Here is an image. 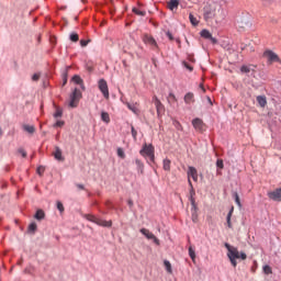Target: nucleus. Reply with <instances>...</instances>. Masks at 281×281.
I'll return each mask as SVG.
<instances>
[{
  "label": "nucleus",
  "instance_id": "obj_1",
  "mask_svg": "<svg viewBox=\"0 0 281 281\" xmlns=\"http://www.w3.org/2000/svg\"><path fill=\"white\" fill-rule=\"evenodd\" d=\"M225 248L227 249V257L228 260H231V265H233V267H237L238 262L236 260H247V254L245 252H240L238 251V248L229 245V244H225Z\"/></svg>",
  "mask_w": 281,
  "mask_h": 281
},
{
  "label": "nucleus",
  "instance_id": "obj_2",
  "mask_svg": "<svg viewBox=\"0 0 281 281\" xmlns=\"http://www.w3.org/2000/svg\"><path fill=\"white\" fill-rule=\"evenodd\" d=\"M139 154L142 157H145V159L148 158L151 164H155V146H153V144H145Z\"/></svg>",
  "mask_w": 281,
  "mask_h": 281
},
{
  "label": "nucleus",
  "instance_id": "obj_3",
  "mask_svg": "<svg viewBox=\"0 0 281 281\" xmlns=\"http://www.w3.org/2000/svg\"><path fill=\"white\" fill-rule=\"evenodd\" d=\"M218 8V5L216 4H206L204 8H203V16H204V20L206 21H210L212 19H214V15L216 13V9Z\"/></svg>",
  "mask_w": 281,
  "mask_h": 281
},
{
  "label": "nucleus",
  "instance_id": "obj_4",
  "mask_svg": "<svg viewBox=\"0 0 281 281\" xmlns=\"http://www.w3.org/2000/svg\"><path fill=\"white\" fill-rule=\"evenodd\" d=\"M81 93L80 90L75 89L72 94L70 95L69 106L70 109H76L78 106V102H80Z\"/></svg>",
  "mask_w": 281,
  "mask_h": 281
},
{
  "label": "nucleus",
  "instance_id": "obj_5",
  "mask_svg": "<svg viewBox=\"0 0 281 281\" xmlns=\"http://www.w3.org/2000/svg\"><path fill=\"white\" fill-rule=\"evenodd\" d=\"M215 19V23H222V21H225V10L217 5V9H215V15L213 16Z\"/></svg>",
  "mask_w": 281,
  "mask_h": 281
},
{
  "label": "nucleus",
  "instance_id": "obj_6",
  "mask_svg": "<svg viewBox=\"0 0 281 281\" xmlns=\"http://www.w3.org/2000/svg\"><path fill=\"white\" fill-rule=\"evenodd\" d=\"M99 89L101 93H103V97L109 100V85L106 83V80L100 79L99 80Z\"/></svg>",
  "mask_w": 281,
  "mask_h": 281
},
{
  "label": "nucleus",
  "instance_id": "obj_7",
  "mask_svg": "<svg viewBox=\"0 0 281 281\" xmlns=\"http://www.w3.org/2000/svg\"><path fill=\"white\" fill-rule=\"evenodd\" d=\"M263 56L269 60V63H280V57L272 50H266Z\"/></svg>",
  "mask_w": 281,
  "mask_h": 281
},
{
  "label": "nucleus",
  "instance_id": "obj_8",
  "mask_svg": "<svg viewBox=\"0 0 281 281\" xmlns=\"http://www.w3.org/2000/svg\"><path fill=\"white\" fill-rule=\"evenodd\" d=\"M140 234L145 236L148 240H154L156 245H159V239L155 236V234L150 233L148 228H142Z\"/></svg>",
  "mask_w": 281,
  "mask_h": 281
},
{
  "label": "nucleus",
  "instance_id": "obj_9",
  "mask_svg": "<svg viewBox=\"0 0 281 281\" xmlns=\"http://www.w3.org/2000/svg\"><path fill=\"white\" fill-rule=\"evenodd\" d=\"M143 42L145 43V45H150L153 49H157V41L154 40L153 36L145 34L143 36Z\"/></svg>",
  "mask_w": 281,
  "mask_h": 281
},
{
  "label": "nucleus",
  "instance_id": "obj_10",
  "mask_svg": "<svg viewBox=\"0 0 281 281\" xmlns=\"http://www.w3.org/2000/svg\"><path fill=\"white\" fill-rule=\"evenodd\" d=\"M192 125L195 128V131H199V133H203V131H205V124L201 119H194L192 121Z\"/></svg>",
  "mask_w": 281,
  "mask_h": 281
},
{
  "label": "nucleus",
  "instance_id": "obj_11",
  "mask_svg": "<svg viewBox=\"0 0 281 281\" xmlns=\"http://www.w3.org/2000/svg\"><path fill=\"white\" fill-rule=\"evenodd\" d=\"M268 196H269V199H271V201L280 202L281 201V188L276 189L274 191L268 192Z\"/></svg>",
  "mask_w": 281,
  "mask_h": 281
},
{
  "label": "nucleus",
  "instance_id": "obj_12",
  "mask_svg": "<svg viewBox=\"0 0 281 281\" xmlns=\"http://www.w3.org/2000/svg\"><path fill=\"white\" fill-rule=\"evenodd\" d=\"M187 175H188V180L191 177V179H193V181H199V171H196V168L189 167Z\"/></svg>",
  "mask_w": 281,
  "mask_h": 281
},
{
  "label": "nucleus",
  "instance_id": "obj_13",
  "mask_svg": "<svg viewBox=\"0 0 281 281\" xmlns=\"http://www.w3.org/2000/svg\"><path fill=\"white\" fill-rule=\"evenodd\" d=\"M53 156L57 161H65V157H63V149H60V147H58V146H55Z\"/></svg>",
  "mask_w": 281,
  "mask_h": 281
},
{
  "label": "nucleus",
  "instance_id": "obj_14",
  "mask_svg": "<svg viewBox=\"0 0 281 281\" xmlns=\"http://www.w3.org/2000/svg\"><path fill=\"white\" fill-rule=\"evenodd\" d=\"M94 223L97 225H100L101 227H111V225H113V222L111 221H104V220H101V218H95Z\"/></svg>",
  "mask_w": 281,
  "mask_h": 281
},
{
  "label": "nucleus",
  "instance_id": "obj_15",
  "mask_svg": "<svg viewBox=\"0 0 281 281\" xmlns=\"http://www.w3.org/2000/svg\"><path fill=\"white\" fill-rule=\"evenodd\" d=\"M167 8H169V10H171V12H175V10L179 9V0H170L167 3Z\"/></svg>",
  "mask_w": 281,
  "mask_h": 281
},
{
  "label": "nucleus",
  "instance_id": "obj_16",
  "mask_svg": "<svg viewBox=\"0 0 281 281\" xmlns=\"http://www.w3.org/2000/svg\"><path fill=\"white\" fill-rule=\"evenodd\" d=\"M156 110H157V115L158 117H161V115H164L166 108H164V103L159 102L155 104Z\"/></svg>",
  "mask_w": 281,
  "mask_h": 281
},
{
  "label": "nucleus",
  "instance_id": "obj_17",
  "mask_svg": "<svg viewBox=\"0 0 281 281\" xmlns=\"http://www.w3.org/2000/svg\"><path fill=\"white\" fill-rule=\"evenodd\" d=\"M257 102L261 109H265L267 106V97L265 95H259L257 97Z\"/></svg>",
  "mask_w": 281,
  "mask_h": 281
},
{
  "label": "nucleus",
  "instance_id": "obj_18",
  "mask_svg": "<svg viewBox=\"0 0 281 281\" xmlns=\"http://www.w3.org/2000/svg\"><path fill=\"white\" fill-rule=\"evenodd\" d=\"M184 102H186V104H192L194 102V93L188 92L184 95Z\"/></svg>",
  "mask_w": 281,
  "mask_h": 281
},
{
  "label": "nucleus",
  "instance_id": "obj_19",
  "mask_svg": "<svg viewBox=\"0 0 281 281\" xmlns=\"http://www.w3.org/2000/svg\"><path fill=\"white\" fill-rule=\"evenodd\" d=\"M135 164L137 166L136 170L138 172V175H144V162H142V160L136 159Z\"/></svg>",
  "mask_w": 281,
  "mask_h": 281
},
{
  "label": "nucleus",
  "instance_id": "obj_20",
  "mask_svg": "<svg viewBox=\"0 0 281 281\" xmlns=\"http://www.w3.org/2000/svg\"><path fill=\"white\" fill-rule=\"evenodd\" d=\"M34 218H36V221H43V218H45V211L44 210H37L35 213Z\"/></svg>",
  "mask_w": 281,
  "mask_h": 281
},
{
  "label": "nucleus",
  "instance_id": "obj_21",
  "mask_svg": "<svg viewBox=\"0 0 281 281\" xmlns=\"http://www.w3.org/2000/svg\"><path fill=\"white\" fill-rule=\"evenodd\" d=\"M127 109H130L132 113H135V115H139V109H137V105L127 103Z\"/></svg>",
  "mask_w": 281,
  "mask_h": 281
},
{
  "label": "nucleus",
  "instance_id": "obj_22",
  "mask_svg": "<svg viewBox=\"0 0 281 281\" xmlns=\"http://www.w3.org/2000/svg\"><path fill=\"white\" fill-rule=\"evenodd\" d=\"M101 120H102V122H105V124H109L111 122V116L109 115L108 112H102Z\"/></svg>",
  "mask_w": 281,
  "mask_h": 281
},
{
  "label": "nucleus",
  "instance_id": "obj_23",
  "mask_svg": "<svg viewBox=\"0 0 281 281\" xmlns=\"http://www.w3.org/2000/svg\"><path fill=\"white\" fill-rule=\"evenodd\" d=\"M170 164H171V161L168 158L164 159V161H162V168L167 172H170Z\"/></svg>",
  "mask_w": 281,
  "mask_h": 281
},
{
  "label": "nucleus",
  "instance_id": "obj_24",
  "mask_svg": "<svg viewBox=\"0 0 281 281\" xmlns=\"http://www.w3.org/2000/svg\"><path fill=\"white\" fill-rule=\"evenodd\" d=\"M23 130L26 131V133H30L32 135L35 133L36 127H34V125H23Z\"/></svg>",
  "mask_w": 281,
  "mask_h": 281
},
{
  "label": "nucleus",
  "instance_id": "obj_25",
  "mask_svg": "<svg viewBox=\"0 0 281 281\" xmlns=\"http://www.w3.org/2000/svg\"><path fill=\"white\" fill-rule=\"evenodd\" d=\"M189 21H190V23H191L194 27H196V25H199V20H196V18H195L194 14H192V13L189 14Z\"/></svg>",
  "mask_w": 281,
  "mask_h": 281
},
{
  "label": "nucleus",
  "instance_id": "obj_26",
  "mask_svg": "<svg viewBox=\"0 0 281 281\" xmlns=\"http://www.w3.org/2000/svg\"><path fill=\"white\" fill-rule=\"evenodd\" d=\"M240 71L241 74H250L254 69H251V66L244 65L240 67Z\"/></svg>",
  "mask_w": 281,
  "mask_h": 281
},
{
  "label": "nucleus",
  "instance_id": "obj_27",
  "mask_svg": "<svg viewBox=\"0 0 281 281\" xmlns=\"http://www.w3.org/2000/svg\"><path fill=\"white\" fill-rule=\"evenodd\" d=\"M232 214H234V207L228 212L226 221H227V226L232 228Z\"/></svg>",
  "mask_w": 281,
  "mask_h": 281
},
{
  "label": "nucleus",
  "instance_id": "obj_28",
  "mask_svg": "<svg viewBox=\"0 0 281 281\" xmlns=\"http://www.w3.org/2000/svg\"><path fill=\"white\" fill-rule=\"evenodd\" d=\"M189 256H190L192 262H195V260H196V252L192 249V246L189 247Z\"/></svg>",
  "mask_w": 281,
  "mask_h": 281
},
{
  "label": "nucleus",
  "instance_id": "obj_29",
  "mask_svg": "<svg viewBox=\"0 0 281 281\" xmlns=\"http://www.w3.org/2000/svg\"><path fill=\"white\" fill-rule=\"evenodd\" d=\"M167 100L169 104H175V102H177V97L175 95V93L170 92Z\"/></svg>",
  "mask_w": 281,
  "mask_h": 281
},
{
  "label": "nucleus",
  "instance_id": "obj_30",
  "mask_svg": "<svg viewBox=\"0 0 281 281\" xmlns=\"http://www.w3.org/2000/svg\"><path fill=\"white\" fill-rule=\"evenodd\" d=\"M200 34L202 38H212V33H210L207 30H202Z\"/></svg>",
  "mask_w": 281,
  "mask_h": 281
},
{
  "label": "nucleus",
  "instance_id": "obj_31",
  "mask_svg": "<svg viewBox=\"0 0 281 281\" xmlns=\"http://www.w3.org/2000/svg\"><path fill=\"white\" fill-rule=\"evenodd\" d=\"M53 116L55 117V120H58V117H63V109L56 108V111L53 114Z\"/></svg>",
  "mask_w": 281,
  "mask_h": 281
},
{
  "label": "nucleus",
  "instance_id": "obj_32",
  "mask_svg": "<svg viewBox=\"0 0 281 281\" xmlns=\"http://www.w3.org/2000/svg\"><path fill=\"white\" fill-rule=\"evenodd\" d=\"M132 11L134 12V14H137V16H146V11H142L137 8H133Z\"/></svg>",
  "mask_w": 281,
  "mask_h": 281
},
{
  "label": "nucleus",
  "instance_id": "obj_33",
  "mask_svg": "<svg viewBox=\"0 0 281 281\" xmlns=\"http://www.w3.org/2000/svg\"><path fill=\"white\" fill-rule=\"evenodd\" d=\"M233 196H234L235 203H237L238 207H243V204L240 203V196L238 195V192H234Z\"/></svg>",
  "mask_w": 281,
  "mask_h": 281
},
{
  "label": "nucleus",
  "instance_id": "obj_34",
  "mask_svg": "<svg viewBox=\"0 0 281 281\" xmlns=\"http://www.w3.org/2000/svg\"><path fill=\"white\" fill-rule=\"evenodd\" d=\"M188 183L190 186V199L194 198V194H196V192L194 191V187L192 186V180H188Z\"/></svg>",
  "mask_w": 281,
  "mask_h": 281
},
{
  "label": "nucleus",
  "instance_id": "obj_35",
  "mask_svg": "<svg viewBox=\"0 0 281 281\" xmlns=\"http://www.w3.org/2000/svg\"><path fill=\"white\" fill-rule=\"evenodd\" d=\"M72 82H75V85H82V78H80L78 75H75L72 77Z\"/></svg>",
  "mask_w": 281,
  "mask_h": 281
},
{
  "label": "nucleus",
  "instance_id": "obj_36",
  "mask_svg": "<svg viewBox=\"0 0 281 281\" xmlns=\"http://www.w3.org/2000/svg\"><path fill=\"white\" fill-rule=\"evenodd\" d=\"M164 265H165V267H166L168 273H172V265L170 263V261L165 260V261H164Z\"/></svg>",
  "mask_w": 281,
  "mask_h": 281
},
{
  "label": "nucleus",
  "instance_id": "obj_37",
  "mask_svg": "<svg viewBox=\"0 0 281 281\" xmlns=\"http://www.w3.org/2000/svg\"><path fill=\"white\" fill-rule=\"evenodd\" d=\"M263 273H266V276H271L273 270L270 268V266H263Z\"/></svg>",
  "mask_w": 281,
  "mask_h": 281
},
{
  "label": "nucleus",
  "instance_id": "obj_38",
  "mask_svg": "<svg viewBox=\"0 0 281 281\" xmlns=\"http://www.w3.org/2000/svg\"><path fill=\"white\" fill-rule=\"evenodd\" d=\"M79 38H80V37L78 36L77 33H71V34H70V41H71L72 43H78Z\"/></svg>",
  "mask_w": 281,
  "mask_h": 281
},
{
  "label": "nucleus",
  "instance_id": "obj_39",
  "mask_svg": "<svg viewBox=\"0 0 281 281\" xmlns=\"http://www.w3.org/2000/svg\"><path fill=\"white\" fill-rule=\"evenodd\" d=\"M63 126H65V121H57L54 124V128H63Z\"/></svg>",
  "mask_w": 281,
  "mask_h": 281
},
{
  "label": "nucleus",
  "instance_id": "obj_40",
  "mask_svg": "<svg viewBox=\"0 0 281 281\" xmlns=\"http://www.w3.org/2000/svg\"><path fill=\"white\" fill-rule=\"evenodd\" d=\"M117 156L121 157V159H125L126 154H124V149L117 148Z\"/></svg>",
  "mask_w": 281,
  "mask_h": 281
},
{
  "label": "nucleus",
  "instance_id": "obj_41",
  "mask_svg": "<svg viewBox=\"0 0 281 281\" xmlns=\"http://www.w3.org/2000/svg\"><path fill=\"white\" fill-rule=\"evenodd\" d=\"M216 166H217V168H220L221 170H223V168H225V165L223 164V159H217Z\"/></svg>",
  "mask_w": 281,
  "mask_h": 281
},
{
  "label": "nucleus",
  "instance_id": "obj_42",
  "mask_svg": "<svg viewBox=\"0 0 281 281\" xmlns=\"http://www.w3.org/2000/svg\"><path fill=\"white\" fill-rule=\"evenodd\" d=\"M57 210H58L60 213L65 212V206L61 204L60 201L57 202Z\"/></svg>",
  "mask_w": 281,
  "mask_h": 281
},
{
  "label": "nucleus",
  "instance_id": "obj_43",
  "mask_svg": "<svg viewBox=\"0 0 281 281\" xmlns=\"http://www.w3.org/2000/svg\"><path fill=\"white\" fill-rule=\"evenodd\" d=\"M89 43H91V40H81L80 41V45H81V47H87V45H89Z\"/></svg>",
  "mask_w": 281,
  "mask_h": 281
},
{
  "label": "nucleus",
  "instance_id": "obj_44",
  "mask_svg": "<svg viewBox=\"0 0 281 281\" xmlns=\"http://www.w3.org/2000/svg\"><path fill=\"white\" fill-rule=\"evenodd\" d=\"M36 223H31L30 225H29V232H35L36 231Z\"/></svg>",
  "mask_w": 281,
  "mask_h": 281
},
{
  "label": "nucleus",
  "instance_id": "obj_45",
  "mask_svg": "<svg viewBox=\"0 0 281 281\" xmlns=\"http://www.w3.org/2000/svg\"><path fill=\"white\" fill-rule=\"evenodd\" d=\"M132 130V136L134 137V139H137V131L135 130V126H131Z\"/></svg>",
  "mask_w": 281,
  "mask_h": 281
},
{
  "label": "nucleus",
  "instance_id": "obj_46",
  "mask_svg": "<svg viewBox=\"0 0 281 281\" xmlns=\"http://www.w3.org/2000/svg\"><path fill=\"white\" fill-rule=\"evenodd\" d=\"M32 80H33L34 82H37V80H41V75H40V74H34V75L32 76Z\"/></svg>",
  "mask_w": 281,
  "mask_h": 281
},
{
  "label": "nucleus",
  "instance_id": "obj_47",
  "mask_svg": "<svg viewBox=\"0 0 281 281\" xmlns=\"http://www.w3.org/2000/svg\"><path fill=\"white\" fill-rule=\"evenodd\" d=\"M151 102L156 105L161 101L159 100V98H157V95H154L153 99H151Z\"/></svg>",
  "mask_w": 281,
  "mask_h": 281
},
{
  "label": "nucleus",
  "instance_id": "obj_48",
  "mask_svg": "<svg viewBox=\"0 0 281 281\" xmlns=\"http://www.w3.org/2000/svg\"><path fill=\"white\" fill-rule=\"evenodd\" d=\"M95 216L94 215H87V220L90 221L91 223H95Z\"/></svg>",
  "mask_w": 281,
  "mask_h": 281
},
{
  "label": "nucleus",
  "instance_id": "obj_49",
  "mask_svg": "<svg viewBox=\"0 0 281 281\" xmlns=\"http://www.w3.org/2000/svg\"><path fill=\"white\" fill-rule=\"evenodd\" d=\"M183 66L186 67V69H188L189 71H193V67L192 66H190V64H188V63H183Z\"/></svg>",
  "mask_w": 281,
  "mask_h": 281
},
{
  "label": "nucleus",
  "instance_id": "obj_50",
  "mask_svg": "<svg viewBox=\"0 0 281 281\" xmlns=\"http://www.w3.org/2000/svg\"><path fill=\"white\" fill-rule=\"evenodd\" d=\"M19 153L23 158L27 157V153L24 149H19Z\"/></svg>",
  "mask_w": 281,
  "mask_h": 281
},
{
  "label": "nucleus",
  "instance_id": "obj_51",
  "mask_svg": "<svg viewBox=\"0 0 281 281\" xmlns=\"http://www.w3.org/2000/svg\"><path fill=\"white\" fill-rule=\"evenodd\" d=\"M210 41L211 43H213V45H216V43H218V40H216V37H213L212 35L210 37Z\"/></svg>",
  "mask_w": 281,
  "mask_h": 281
},
{
  "label": "nucleus",
  "instance_id": "obj_52",
  "mask_svg": "<svg viewBox=\"0 0 281 281\" xmlns=\"http://www.w3.org/2000/svg\"><path fill=\"white\" fill-rule=\"evenodd\" d=\"M43 172H45V167H38L37 168V173L43 175Z\"/></svg>",
  "mask_w": 281,
  "mask_h": 281
},
{
  "label": "nucleus",
  "instance_id": "obj_53",
  "mask_svg": "<svg viewBox=\"0 0 281 281\" xmlns=\"http://www.w3.org/2000/svg\"><path fill=\"white\" fill-rule=\"evenodd\" d=\"M166 34H167L169 41H175V37L172 36V33L167 32Z\"/></svg>",
  "mask_w": 281,
  "mask_h": 281
},
{
  "label": "nucleus",
  "instance_id": "obj_54",
  "mask_svg": "<svg viewBox=\"0 0 281 281\" xmlns=\"http://www.w3.org/2000/svg\"><path fill=\"white\" fill-rule=\"evenodd\" d=\"M190 202H191V205L194 207V205L196 204V201L194 200V198H190Z\"/></svg>",
  "mask_w": 281,
  "mask_h": 281
},
{
  "label": "nucleus",
  "instance_id": "obj_55",
  "mask_svg": "<svg viewBox=\"0 0 281 281\" xmlns=\"http://www.w3.org/2000/svg\"><path fill=\"white\" fill-rule=\"evenodd\" d=\"M79 190H85V184H76Z\"/></svg>",
  "mask_w": 281,
  "mask_h": 281
},
{
  "label": "nucleus",
  "instance_id": "obj_56",
  "mask_svg": "<svg viewBox=\"0 0 281 281\" xmlns=\"http://www.w3.org/2000/svg\"><path fill=\"white\" fill-rule=\"evenodd\" d=\"M128 205L133 207V200H128Z\"/></svg>",
  "mask_w": 281,
  "mask_h": 281
},
{
  "label": "nucleus",
  "instance_id": "obj_57",
  "mask_svg": "<svg viewBox=\"0 0 281 281\" xmlns=\"http://www.w3.org/2000/svg\"><path fill=\"white\" fill-rule=\"evenodd\" d=\"M207 100H209L210 104H212V99L210 97L207 98Z\"/></svg>",
  "mask_w": 281,
  "mask_h": 281
},
{
  "label": "nucleus",
  "instance_id": "obj_58",
  "mask_svg": "<svg viewBox=\"0 0 281 281\" xmlns=\"http://www.w3.org/2000/svg\"><path fill=\"white\" fill-rule=\"evenodd\" d=\"M64 85H67V79L64 80Z\"/></svg>",
  "mask_w": 281,
  "mask_h": 281
},
{
  "label": "nucleus",
  "instance_id": "obj_59",
  "mask_svg": "<svg viewBox=\"0 0 281 281\" xmlns=\"http://www.w3.org/2000/svg\"><path fill=\"white\" fill-rule=\"evenodd\" d=\"M0 135H3V132L1 131V127H0Z\"/></svg>",
  "mask_w": 281,
  "mask_h": 281
},
{
  "label": "nucleus",
  "instance_id": "obj_60",
  "mask_svg": "<svg viewBox=\"0 0 281 281\" xmlns=\"http://www.w3.org/2000/svg\"><path fill=\"white\" fill-rule=\"evenodd\" d=\"M202 91L205 92V88L202 87Z\"/></svg>",
  "mask_w": 281,
  "mask_h": 281
},
{
  "label": "nucleus",
  "instance_id": "obj_61",
  "mask_svg": "<svg viewBox=\"0 0 281 281\" xmlns=\"http://www.w3.org/2000/svg\"><path fill=\"white\" fill-rule=\"evenodd\" d=\"M259 1H271V0H259Z\"/></svg>",
  "mask_w": 281,
  "mask_h": 281
}]
</instances>
